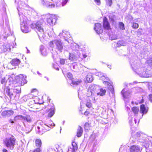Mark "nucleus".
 <instances>
[{
  "label": "nucleus",
  "mask_w": 152,
  "mask_h": 152,
  "mask_svg": "<svg viewBox=\"0 0 152 152\" xmlns=\"http://www.w3.org/2000/svg\"><path fill=\"white\" fill-rule=\"evenodd\" d=\"M3 48H4V49L3 50V51L4 52H5L8 49V48H9V46H8V45H4L3 46Z\"/></svg>",
  "instance_id": "45"
},
{
  "label": "nucleus",
  "mask_w": 152,
  "mask_h": 152,
  "mask_svg": "<svg viewBox=\"0 0 152 152\" xmlns=\"http://www.w3.org/2000/svg\"><path fill=\"white\" fill-rule=\"evenodd\" d=\"M103 26L105 29L109 30L110 29V27L109 23L107 20V19L106 18L104 19Z\"/></svg>",
  "instance_id": "15"
},
{
  "label": "nucleus",
  "mask_w": 152,
  "mask_h": 152,
  "mask_svg": "<svg viewBox=\"0 0 152 152\" xmlns=\"http://www.w3.org/2000/svg\"><path fill=\"white\" fill-rule=\"evenodd\" d=\"M142 34V33L141 31H139L137 32V35H140Z\"/></svg>",
  "instance_id": "57"
},
{
  "label": "nucleus",
  "mask_w": 152,
  "mask_h": 152,
  "mask_svg": "<svg viewBox=\"0 0 152 152\" xmlns=\"http://www.w3.org/2000/svg\"><path fill=\"white\" fill-rule=\"evenodd\" d=\"M126 43L123 41H119L117 42V46L118 47H120L121 46H124Z\"/></svg>",
  "instance_id": "35"
},
{
  "label": "nucleus",
  "mask_w": 152,
  "mask_h": 152,
  "mask_svg": "<svg viewBox=\"0 0 152 152\" xmlns=\"http://www.w3.org/2000/svg\"><path fill=\"white\" fill-rule=\"evenodd\" d=\"M148 111V107H145L144 104H142L140 106V112L142 114V116L143 115L147 113Z\"/></svg>",
  "instance_id": "14"
},
{
  "label": "nucleus",
  "mask_w": 152,
  "mask_h": 152,
  "mask_svg": "<svg viewBox=\"0 0 152 152\" xmlns=\"http://www.w3.org/2000/svg\"><path fill=\"white\" fill-rule=\"evenodd\" d=\"M9 122H10V123H12V124L14 123V121L12 119H10L9 120Z\"/></svg>",
  "instance_id": "55"
},
{
  "label": "nucleus",
  "mask_w": 152,
  "mask_h": 152,
  "mask_svg": "<svg viewBox=\"0 0 152 152\" xmlns=\"http://www.w3.org/2000/svg\"><path fill=\"white\" fill-rule=\"evenodd\" d=\"M44 22L43 21H38L36 23H32L30 25V27L32 29L37 30V34L39 38H44L45 33H44L43 24Z\"/></svg>",
  "instance_id": "1"
},
{
  "label": "nucleus",
  "mask_w": 152,
  "mask_h": 152,
  "mask_svg": "<svg viewBox=\"0 0 152 152\" xmlns=\"http://www.w3.org/2000/svg\"><path fill=\"white\" fill-rule=\"evenodd\" d=\"M6 146L10 149H13L15 145L16 139L13 135H10L7 138L4 140Z\"/></svg>",
  "instance_id": "3"
},
{
  "label": "nucleus",
  "mask_w": 152,
  "mask_h": 152,
  "mask_svg": "<svg viewBox=\"0 0 152 152\" xmlns=\"http://www.w3.org/2000/svg\"><path fill=\"white\" fill-rule=\"evenodd\" d=\"M121 93L124 99L127 98L130 96L131 91L129 90H128L127 88H125L123 89Z\"/></svg>",
  "instance_id": "9"
},
{
  "label": "nucleus",
  "mask_w": 152,
  "mask_h": 152,
  "mask_svg": "<svg viewBox=\"0 0 152 152\" xmlns=\"http://www.w3.org/2000/svg\"><path fill=\"white\" fill-rule=\"evenodd\" d=\"M94 29L96 33L98 34H101L103 32V29L101 24L100 23L95 24Z\"/></svg>",
  "instance_id": "10"
},
{
  "label": "nucleus",
  "mask_w": 152,
  "mask_h": 152,
  "mask_svg": "<svg viewBox=\"0 0 152 152\" xmlns=\"http://www.w3.org/2000/svg\"><path fill=\"white\" fill-rule=\"evenodd\" d=\"M132 110L133 112L135 114H137L139 111V108L137 107H134L132 108Z\"/></svg>",
  "instance_id": "37"
},
{
  "label": "nucleus",
  "mask_w": 152,
  "mask_h": 152,
  "mask_svg": "<svg viewBox=\"0 0 152 152\" xmlns=\"http://www.w3.org/2000/svg\"><path fill=\"white\" fill-rule=\"evenodd\" d=\"M59 36H60L61 37V36L63 37L65 40L67 41V39L71 37L70 35L69 34L68 32H66V33H64L63 31H62V32H60L59 35Z\"/></svg>",
  "instance_id": "17"
},
{
  "label": "nucleus",
  "mask_w": 152,
  "mask_h": 152,
  "mask_svg": "<svg viewBox=\"0 0 152 152\" xmlns=\"http://www.w3.org/2000/svg\"><path fill=\"white\" fill-rule=\"evenodd\" d=\"M22 75H20L19 76V83L20 85H24L26 82V79Z\"/></svg>",
  "instance_id": "18"
},
{
  "label": "nucleus",
  "mask_w": 152,
  "mask_h": 152,
  "mask_svg": "<svg viewBox=\"0 0 152 152\" xmlns=\"http://www.w3.org/2000/svg\"><path fill=\"white\" fill-rule=\"evenodd\" d=\"M82 82L81 80L77 79L72 81V84L74 85H78L80 84Z\"/></svg>",
  "instance_id": "29"
},
{
  "label": "nucleus",
  "mask_w": 152,
  "mask_h": 152,
  "mask_svg": "<svg viewBox=\"0 0 152 152\" xmlns=\"http://www.w3.org/2000/svg\"><path fill=\"white\" fill-rule=\"evenodd\" d=\"M65 60L64 59H61L60 60V63L61 64L64 65L65 63Z\"/></svg>",
  "instance_id": "48"
},
{
  "label": "nucleus",
  "mask_w": 152,
  "mask_h": 152,
  "mask_svg": "<svg viewBox=\"0 0 152 152\" xmlns=\"http://www.w3.org/2000/svg\"><path fill=\"white\" fill-rule=\"evenodd\" d=\"M67 77L71 79L72 78V75L71 73L68 72L67 73Z\"/></svg>",
  "instance_id": "47"
},
{
  "label": "nucleus",
  "mask_w": 152,
  "mask_h": 152,
  "mask_svg": "<svg viewBox=\"0 0 152 152\" xmlns=\"http://www.w3.org/2000/svg\"><path fill=\"white\" fill-rule=\"evenodd\" d=\"M86 106L88 108H90L92 106L91 102L90 100H87Z\"/></svg>",
  "instance_id": "40"
},
{
  "label": "nucleus",
  "mask_w": 152,
  "mask_h": 152,
  "mask_svg": "<svg viewBox=\"0 0 152 152\" xmlns=\"http://www.w3.org/2000/svg\"><path fill=\"white\" fill-rule=\"evenodd\" d=\"M55 108L54 107H52L48 110V117H51L55 113Z\"/></svg>",
  "instance_id": "23"
},
{
  "label": "nucleus",
  "mask_w": 152,
  "mask_h": 152,
  "mask_svg": "<svg viewBox=\"0 0 152 152\" xmlns=\"http://www.w3.org/2000/svg\"><path fill=\"white\" fill-rule=\"evenodd\" d=\"M71 68L72 70L74 71L77 70V65L75 63H73L71 65Z\"/></svg>",
  "instance_id": "36"
},
{
  "label": "nucleus",
  "mask_w": 152,
  "mask_h": 152,
  "mask_svg": "<svg viewBox=\"0 0 152 152\" xmlns=\"http://www.w3.org/2000/svg\"><path fill=\"white\" fill-rule=\"evenodd\" d=\"M23 118L24 116H23L22 115H17L14 117V120L16 121H17L19 120H23Z\"/></svg>",
  "instance_id": "33"
},
{
  "label": "nucleus",
  "mask_w": 152,
  "mask_h": 152,
  "mask_svg": "<svg viewBox=\"0 0 152 152\" xmlns=\"http://www.w3.org/2000/svg\"><path fill=\"white\" fill-rule=\"evenodd\" d=\"M100 79L102 80H103V83L107 84L109 87L107 86L108 88L111 91L112 94H113V96L115 97L114 94V91L113 86L111 84L108 82L107 81L109 80V79L107 77H106L103 74H102V76H101Z\"/></svg>",
  "instance_id": "4"
},
{
  "label": "nucleus",
  "mask_w": 152,
  "mask_h": 152,
  "mask_svg": "<svg viewBox=\"0 0 152 152\" xmlns=\"http://www.w3.org/2000/svg\"><path fill=\"white\" fill-rule=\"evenodd\" d=\"M130 152H139L140 151V147L138 145H133L130 147Z\"/></svg>",
  "instance_id": "16"
},
{
  "label": "nucleus",
  "mask_w": 152,
  "mask_h": 152,
  "mask_svg": "<svg viewBox=\"0 0 152 152\" xmlns=\"http://www.w3.org/2000/svg\"><path fill=\"white\" fill-rule=\"evenodd\" d=\"M0 81L2 84L5 83L7 82V80L6 77H2Z\"/></svg>",
  "instance_id": "39"
},
{
  "label": "nucleus",
  "mask_w": 152,
  "mask_h": 152,
  "mask_svg": "<svg viewBox=\"0 0 152 152\" xmlns=\"http://www.w3.org/2000/svg\"><path fill=\"white\" fill-rule=\"evenodd\" d=\"M149 99L150 101L152 102V94H150L149 96Z\"/></svg>",
  "instance_id": "54"
},
{
  "label": "nucleus",
  "mask_w": 152,
  "mask_h": 152,
  "mask_svg": "<svg viewBox=\"0 0 152 152\" xmlns=\"http://www.w3.org/2000/svg\"><path fill=\"white\" fill-rule=\"evenodd\" d=\"M20 62V61L19 59L15 58L12 60L10 63L13 66H18Z\"/></svg>",
  "instance_id": "24"
},
{
  "label": "nucleus",
  "mask_w": 152,
  "mask_h": 152,
  "mask_svg": "<svg viewBox=\"0 0 152 152\" xmlns=\"http://www.w3.org/2000/svg\"><path fill=\"white\" fill-rule=\"evenodd\" d=\"M63 1L62 2V6H63L66 3L68 0H63Z\"/></svg>",
  "instance_id": "52"
},
{
  "label": "nucleus",
  "mask_w": 152,
  "mask_h": 152,
  "mask_svg": "<svg viewBox=\"0 0 152 152\" xmlns=\"http://www.w3.org/2000/svg\"><path fill=\"white\" fill-rule=\"evenodd\" d=\"M18 8H22L25 5V3L21 1H19L18 2Z\"/></svg>",
  "instance_id": "38"
},
{
  "label": "nucleus",
  "mask_w": 152,
  "mask_h": 152,
  "mask_svg": "<svg viewBox=\"0 0 152 152\" xmlns=\"http://www.w3.org/2000/svg\"><path fill=\"white\" fill-rule=\"evenodd\" d=\"M107 2V3L109 4V6H111L112 3V0H106Z\"/></svg>",
  "instance_id": "51"
},
{
  "label": "nucleus",
  "mask_w": 152,
  "mask_h": 152,
  "mask_svg": "<svg viewBox=\"0 0 152 152\" xmlns=\"http://www.w3.org/2000/svg\"><path fill=\"white\" fill-rule=\"evenodd\" d=\"M21 21V28L22 31L27 33L30 31V29L28 27V24L26 20L20 19Z\"/></svg>",
  "instance_id": "5"
},
{
  "label": "nucleus",
  "mask_w": 152,
  "mask_h": 152,
  "mask_svg": "<svg viewBox=\"0 0 152 152\" xmlns=\"http://www.w3.org/2000/svg\"><path fill=\"white\" fill-rule=\"evenodd\" d=\"M139 25L138 23H133L132 26V27L134 28H137L138 27Z\"/></svg>",
  "instance_id": "43"
},
{
  "label": "nucleus",
  "mask_w": 152,
  "mask_h": 152,
  "mask_svg": "<svg viewBox=\"0 0 152 152\" xmlns=\"http://www.w3.org/2000/svg\"><path fill=\"white\" fill-rule=\"evenodd\" d=\"M69 59L73 61H76L77 60V56L73 53H69Z\"/></svg>",
  "instance_id": "28"
},
{
  "label": "nucleus",
  "mask_w": 152,
  "mask_h": 152,
  "mask_svg": "<svg viewBox=\"0 0 152 152\" xmlns=\"http://www.w3.org/2000/svg\"><path fill=\"white\" fill-rule=\"evenodd\" d=\"M11 91H13L14 93H19L21 92V88L19 86H12V88H11Z\"/></svg>",
  "instance_id": "20"
},
{
  "label": "nucleus",
  "mask_w": 152,
  "mask_h": 152,
  "mask_svg": "<svg viewBox=\"0 0 152 152\" xmlns=\"http://www.w3.org/2000/svg\"><path fill=\"white\" fill-rule=\"evenodd\" d=\"M132 120L131 119V120H129V123L130 124V125H132Z\"/></svg>",
  "instance_id": "58"
},
{
  "label": "nucleus",
  "mask_w": 152,
  "mask_h": 152,
  "mask_svg": "<svg viewBox=\"0 0 152 152\" xmlns=\"http://www.w3.org/2000/svg\"><path fill=\"white\" fill-rule=\"evenodd\" d=\"M77 145L75 142H73L72 143V147L68 148L67 152H76L77 149Z\"/></svg>",
  "instance_id": "12"
},
{
  "label": "nucleus",
  "mask_w": 152,
  "mask_h": 152,
  "mask_svg": "<svg viewBox=\"0 0 152 152\" xmlns=\"http://www.w3.org/2000/svg\"><path fill=\"white\" fill-rule=\"evenodd\" d=\"M141 76L144 77H152V70L149 71L148 72V74H145L141 75Z\"/></svg>",
  "instance_id": "31"
},
{
  "label": "nucleus",
  "mask_w": 152,
  "mask_h": 152,
  "mask_svg": "<svg viewBox=\"0 0 152 152\" xmlns=\"http://www.w3.org/2000/svg\"><path fill=\"white\" fill-rule=\"evenodd\" d=\"M86 81L88 83H91L93 80V78L92 77V75L89 73L86 76Z\"/></svg>",
  "instance_id": "25"
},
{
  "label": "nucleus",
  "mask_w": 152,
  "mask_h": 152,
  "mask_svg": "<svg viewBox=\"0 0 152 152\" xmlns=\"http://www.w3.org/2000/svg\"><path fill=\"white\" fill-rule=\"evenodd\" d=\"M53 67H54V68H55V69H56V70H59V68H58V67H57V68L55 66V65H54Z\"/></svg>",
  "instance_id": "61"
},
{
  "label": "nucleus",
  "mask_w": 152,
  "mask_h": 152,
  "mask_svg": "<svg viewBox=\"0 0 152 152\" xmlns=\"http://www.w3.org/2000/svg\"><path fill=\"white\" fill-rule=\"evenodd\" d=\"M99 91L96 92V94L98 95H100V96H102L105 95L106 92V90L105 89L102 88H98Z\"/></svg>",
  "instance_id": "19"
},
{
  "label": "nucleus",
  "mask_w": 152,
  "mask_h": 152,
  "mask_svg": "<svg viewBox=\"0 0 152 152\" xmlns=\"http://www.w3.org/2000/svg\"><path fill=\"white\" fill-rule=\"evenodd\" d=\"M41 151L39 148H38L35 149L33 152H40Z\"/></svg>",
  "instance_id": "50"
},
{
  "label": "nucleus",
  "mask_w": 152,
  "mask_h": 152,
  "mask_svg": "<svg viewBox=\"0 0 152 152\" xmlns=\"http://www.w3.org/2000/svg\"><path fill=\"white\" fill-rule=\"evenodd\" d=\"M48 2H45L44 0H42L41 3L42 5L45 6L47 7V3H48Z\"/></svg>",
  "instance_id": "46"
},
{
  "label": "nucleus",
  "mask_w": 152,
  "mask_h": 152,
  "mask_svg": "<svg viewBox=\"0 0 152 152\" xmlns=\"http://www.w3.org/2000/svg\"><path fill=\"white\" fill-rule=\"evenodd\" d=\"M33 118L31 117L29 115H26L25 116H24L23 121L25 122H27L28 123H31L33 121Z\"/></svg>",
  "instance_id": "22"
},
{
  "label": "nucleus",
  "mask_w": 152,
  "mask_h": 152,
  "mask_svg": "<svg viewBox=\"0 0 152 152\" xmlns=\"http://www.w3.org/2000/svg\"><path fill=\"white\" fill-rule=\"evenodd\" d=\"M55 5L54 4L51 3L50 2H48L47 5V7L48 8H52L55 7Z\"/></svg>",
  "instance_id": "34"
},
{
  "label": "nucleus",
  "mask_w": 152,
  "mask_h": 152,
  "mask_svg": "<svg viewBox=\"0 0 152 152\" xmlns=\"http://www.w3.org/2000/svg\"><path fill=\"white\" fill-rule=\"evenodd\" d=\"M87 56L86 54H83V58H86Z\"/></svg>",
  "instance_id": "56"
},
{
  "label": "nucleus",
  "mask_w": 152,
  "mask_h": 152,
  "mask_svg": "<svg viewBox=\"0 0 152 152\" xmlns=\"http://www.w3.org/2000/svg\"><path fill=\"white\" fill-rule=\"evenodd\" d=\"M89 113V112H88V111H86L85 113H84V115H87Z\"/></svg>",
  "instance_id": "59"
},
{
  "label": "nucleus",
  "mask_w": 152,
  "mask_h": 152,
  "mask_svg": "<svg viewBox=\"0 0 152 152\" xmlns=\"http://www.w3.org/2000/svg\"><path fill=\"white\" fill-rule=\"evenodd\" d=\"M49 45L50 47L54 48L57 53L62 52L63 50L64 45L60 40L56 39L51 41Z\"/></svg>",
  "instance_id": "2"
},
{
  "label": "nucleus",
  "mask_w": 152,
  "mask_h": 152,
  "mask_svg": "<svg viewBox=\"0 0 152 152\" xmlns=\"http://www.w3.org/2000/svg\"><path fill=\"white\" fill-rule=\"evenodd\" d=\"M95 1L96 3V4L99 5L100 4V0H94Z\"/></svg>",
  "instance_id": "53"
},
{
  "label": "nucleus",
  "mask_w": 152,
  "mask_h": 152,
  "mask_svg": "<svg viewBox=\"0 0 152 152\" xmlns=\"http://www.w3.org/2000/svg\"><path fill=\"white\" fill-rule=\"evenodd\" d=\"M35 143L37 147L40 148L42 145L41 141L40 139H37L35 140Z\"/></svg>",
  "instance_id": "32"
},
{
  "label": "nucleus",
  "mask_w": 152,
  "mask_h": 152,
  "mask_svg": "<svg viewBox=\"0 0 152 152\" xmlns=\"http://www.w3.org/2000/svg\"><path fill=\"white\" fill-rule=\"evenodd\" d=\"M136 134H137V137H139L140 136V133H138V132L136 133Z\"/></svg>",
  "instance_id": "62"
},
{
  "label": "nucleus",
  "mask_w": 152,
  "mask_h": 152,
  "mask_svg": "<svg viewBox=\"0 0 152 152\" xmlns=\"http://www.w3.org/2000/svg\"><path fill=\"white\" fill-rule=\"evenodd\" d=\"M38 127H40V125L39 126H37V128L36 129L37 133L41 135L42 134H41L39 131L40 130H42V129L40 128H38Z\"/></svg>",
  "instance_id": "41"
},
{
  "label": "nucleus",
  "mask_w": 152,
  "mask_h": 152,
  "mask_svg": "<svg viewBox=\"0 0 152 152\" xmlns=\"http://www.w3.org/2000/svg\"><path fill=\"white\" fill-rule=\"evenodd\" d=\"M40 49L41 53L43 55L45 56L47 54V50L44 46H41Z\"/></svg>",
  "instance_id": "26"
},
{
  "label": "nucleus",
  "mask_w": 152,
  "mask_h": 152,
  "mask_svg": "<svg viewBox=\"0 0 152 152\" xmlns=\"http://www.w3.org/2000/svg\"><path fill=\"white\" fill-rule=\"evenodd\" d=\"M84 128L85 130H88L89 128V124L86 123H85L84 125Z\"/></svg>",
  "instance_id": "44"
},
{
  "label": "nucleus",
  "mask_w": 152,
  "mask_h": 152,
  "mask_svg": "<svg viewBox=\"0 0 152 152\" xmlns=\"http://www.w3.org/2000/svg\"><path fill=\"white\" fill-rule=\"evenodd\" d=\"M36 91L37 90L36 89H34L32 90L31 92L32 93L34 91Z\"/></svg>",
  "instance_id": "60"
},
{
  "label": "nucleus",
  "mask_w": 152,
  "mask_h": 152,
  "mask_svg": "<svg viewBox=\"0 0 152 152\" xmlns=\"http://www.w3.org/2000/svg\"><path fill=\"white\" fill-rule=\"evenodd\" d=\"M56 17L55 15H51L47 18V22L50 25L55 24L56 22Z\"/></svg>",
  "instance_id": "8"
},
{
  "label": "nucleus",
  "mask_w": 152,
  "mask_h": 152,
  "mask_svg": "<svg viewBox=\"0 0 152 152\" xmlns=\"http://www.w3.org/2000/svg\"><path fill=\"white\" fill-rule=\"evenodd\" d=\"M98 88L97 85H92L90 86L88 88V92L89 94V95H95L96 94V92H97Z\"/></svg>",
  "instance_id": "7"
},
{
  "label": "nucleus",
  "mask_w": 152,
  "mask_h": 152,
  "mask_svg": "<svg viewBox=\"0 0 152 152\" xmlns=\"http://www.w3.org/2000/svg\"><path fill=\"white\" fill-rule=\"evenodd\" d=\"M130 63L132 68L135 69H140L139 68L140 67V64H141L140 61L137 62L136 61L133 63L132 61H131Z\"/></svg>",
  "instance_id": "13"
},
{
  "label": "nucleus",
  "mask_w": 152,
  "mask_h": 152,
  "mask_svg": "<svg viewBox=\"0 0 152 152\" xmlns=\"http://www.w3.org/2000/svg\"><path fill=\"white\" fill-rule=\"evenodd\" d=\"M83 130L82 127L79 126L77 130V137H80L83 133Z\"/></svg>",
  "instance_id": "30"
},
{
  "label": "nucleus",
  "mask_w": 152,
  "mask_h": 152,
  "mask_svg": "<svg viewBox=\"0 0 152 152\" xmlns=\"http://www.w3.org/2000/svg\"><path fill=\"white\" fill-rule=\"evenodd\" d=\"M145 71V69H144L143 68H140V70L137 71V73L141 77H144L141 76V75L145 74H145H148V72L147 71L146 73Z\"/></svg>",
  "instance_id": "21"
},
{
  "label": "nucleus",
  "mask_w": 152,
  "mask_h": 152,
  "mask_svg": "<svg viewBox=\"0 0 152 152\" xmlns=\"http://www.w3.org/2000/svg\"><path fill=\"white\" fill-rule=\"evenodd\" d=\"M119 27L121 29L124 30L125 29L124 24L122 22L119 23Z\"/></svg>",
  "instance_id": "42"
},
{
  "label": "nucleus",
  "mask_w": 152,
  "mask_h": 152,
  "mask_svg": "<svg viewBox=\"0 0 152 152\" xmlns=\"http://www.w3.org/2000/svg\"><path fill=\"white\" fill-rule=\"evenodd\" d=\"M14 112L12 110H5L3 111L1 115L4 118L9 117L13 115Z\"/></svg>",
  "instance_id": "11"
},
{
  "label": "nucleus",
  "mask_w": 152,
  "mask_h": 152,
  "mask_svg": "<svg viewBox=\"0 0 152 152\" xmlns=\"http://www.w3.org/2000/svg\"><path fill=\"white\" fill-rule=\"evenodd\" d=\"M53 124V126H55V124L53 123H52L51 124H49L48 125H46V124H40V127H38V128L42 129V130H40L39 131L41 134H43L45 132L49 131L50 129V126H51Z\"/></svg>",
  "instance_id": "6"
},
{
  "label": "nucleus",
  "mask_w": 152,
  "mask_h": 152,
  "mask_svg": "<svg viewBox=\"0 0 152 152\" xmlns=\"http://www.w3.org/2000/svg\"><path fill=\"white\" fill-rule=\"evenodd\" d=\"M7 150L6 149H4L3 150V152H7Z\"/></svg>",
  "instance_id": "63"
},
{
  "label": "nucleus",
  "mask_w": 152,
  "mask_h": 152,
  "mask_svg": "<svg viewBox=\"0 0 152 152\" xmlns=\"http://www.w3.org/2000/svg\"><path fill=\"white\" fill-rule=\"evenodd\" d=\"M5 91L7 95L9 96L10 97L13 96V91H11V89H10L9 87H7L5 89Z\"/></svg>",
  "instance_id": "27"
},
{
  "label": "nucleus",
  "mask_w": 152,
  "mask_h": 152,
  "mask_svg": "<svg viewBox=\"0 0 152 152\" xmlns=\"http://www.w3.org/2000/svg\"><path fill=\"white\" fill-rule=\"evenodd\" d=\"M147 62L150 66H152V59L148 60Z\"/></svg>",
  "instance_id": "49"
},
{
  "label": "nucleus",
  "mask_w": 152,
  "mask_h": 152,
  "mask_svg": "<svg viewBox=\"0 0 152 152\" xmlns=\"http://www.w3.org/2000/svg\"><path fill=\"white\" fill-rule=\"evenodd\" d=\"M134 123H135V124H136V122H137V120H136L135 119V118H134Z\"/></svg>",
  "instance_id": "64"
}]
</instances>
